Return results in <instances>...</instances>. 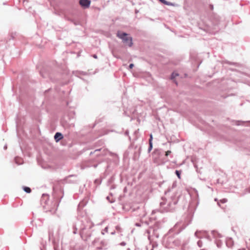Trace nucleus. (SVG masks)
Here are the masks:
<instances>
[{"label": "nucleus", "mask_w": 250, "mask_h": 250, "mask_svg": "<svg viewBox=\"0 0 250 250\" xmlns=\"http://www.w3.org/2000/svg\"><path fill=\"white\" fill-rule=\"evenodd\" d=\"M177 202V199L175 195H172L171 196L170 198L166 199V201H164L160 203V206L163 207H164V209L167 211H171L173 209V206L175 205Z\"/></svg>", "instance_id": "1"}, {"label": "nucleus", "mask_w": 250, "mask_h": 250, "mask_svg": "<svg viewBox=\"0 0 250 250\" xmlns=\"http://www.w3.org/2000/svg\"><path fill=\"white\" fill-rule=\"evenodd\" d=\"M117 36L121 39L126 45L129 47L132 46L133 44L132 39L128 34L119 31L117 33Z\"/></svg>", "instance_id": "2"}, {"label": "nucleus", "mask_w": 250, "mask_h": 250, "mask_svg": "<svg viewBox=\"0 0 250 250\" xmlns=\"http://www.w3.org/2000/svg\"><path fill=\"white\" fill-rule=\"evenodd\" d=\"M79 3L83 7L88 8L90 4V1L89 0H80Z\"/></svg>", "instance_id": "3"}, {"label": "nucleus", "mask_w": 250, "mask_h": 250, "mask_svg": "<svg viewBox=\"0 0 250 250\" xmlns=\"http://www.w3.org/2000/svg\"><path fill=\"white\" fill-rule=\"evenodd\" d=\"M195 235L199 238H201L206 235V232L202 231H196L195 233Z\"/></svg>", "instance_id": "4"}, {"label": "nucleus", "mask_w": 250, "mask_h": 250, "mask_svg": "<svg viewBox=\"0 0 250 250\" xmlns=\"http://www.w3.org/2000/svg\"><path fill=\"white\" fill-rule=\"evenodd\" d=\"M62 138V134L61 133L57 132L56 133L54 139L57 142Z\"/></svg>", "instance_id": "5"}, {"label": "nucleus", "mask_w": 250, "mask_h": 250, "mask_svg": "<svg viewBox=\"0 0 250 250\" xmlns=\"http://www.w3.org/2000/svg\"><path fill=\"white\" fill-rule=\"evenodd\" d=\"M23 189L27 193H30L31 191L30 188L26 187H24Z\"/></svg>", "instance_id": "6"}, {"label": "nucleus", "mask_w": 250, "mask_h": 250, "mask_svg": "<svg viewBox=\"0 0 250 250\" xmlns=\"http://www.w3.org/2000/svg\"><path fill=\"white\" fill-rule=\"evenodd\" d=\"M178 76V74L177 73H173L172 74H171V80H174L175 79V78L177 76Z\"/></svg>", "instance_id": "7"}, {"label": "nucleus", "mask_w": 250, "mask_h": 250, "mask_svg": "<svg viewBox=\"0 0 250 250\" xmlns=\"http://www.w3.org/2000/svg\"><path fill=\"white\" fill-rule=\"evenodd\" d=\"M166 5H169V6H176V4H175L174 3L170 2H168V1L167 2V3H166Z\"/></svg>", "instance_id": "8"}, {"label": "nucleus", "mask_w": 250, "mask_h": 250, "mask_svg": "<svg viewBox=\"0 0 250 250\" xmlns=\"http://www.w3.org/2000/svg\"><path fill=\"white\" fill-rule=\"evenodd\" d=\"M149 148L148 149V152H150L152 150V143H149Z\"/></svg>", "instance_id": "9"}, {"label": "nucleus", "mask_w": 250, "mask_h": 250, "mask_svg": "<svg viewBox=\"0 0 250 250\" xmlns=\"http://www.w3.org/2000/svg\"><path fill=\"white\" fill-rule=\"evenodd\" d=\"M175 173L178 176V177L180 179V172L178 170H176Z\"/></svg>", "instance_id": "10"}, {"label": "nucleus", "mask_w": 250, "mask_h": 250, "mask_svg": "<svg viewBox=\"0 0 250 250\" xmlns=\"http://www.w3.org/2000/svg\"><path fill=\"white\" fill-rule=\"evenodd\" d=\"M197 244L199 247H201L202 246V242L201 241L199 240L197 242Z\"/></svg>", "instance_id": "11"}, {"label": "nucleus", "mask_w": 250, "mask_h": 250, "mask_svg": "<svg viewBox=\"0 0 250 250\" xmlns=\"http://www.w3.org/2000/svg\"><path fill=\"white\" fill-rule=\"evenodd\" d=\"M159 1L165 5H166V3L167 2V1L166 0H159Z\"/></svg>", "instance_id": "12"}, {"label": "nucleus", "mask_w": 250, "mask_h": 250, "mask_svg": "<svg viewBox=\"0 0 250 250\" xmlns=\"http://www.w3.org/2000/svg\"><path fill=\"white\" fill-rule=\"evenodd\" d=\"M152 139H153L152 135V134H151L150 135V139L149 140V143H152Z\"/></svg>", "instance_id": "13"}, {"label": "nucleus", "mask_w": 250, "mask_h": 250, "mask_svg": "<svg viewBox=\"0 0 250 250\" xmlns=\"http://www.w3.org/2000/svg\"><path fill=\"white\" fill-rule=\"evenodd\" d=\"M171 153V151L170 150H168L166 152V156H167L168 155H169Z\"/></svg>", "instance_id": "14"}, {"label": "nucleus", "mask_w": 250, "mask_h": 250, "mask_svg": "<svg viewBox=\"0 0 250 250\" xmlns=\"http://www.w3.org/2000/svg\"><path fill=\"white\" fill-rule=\"evenodd\" d=\"M133 66H134V64L133 63H131L129 65V68L130 69H131L132 68H133Z\"/></svg>", "instance_id": "15"}, {"label": "nucleus", "mask_w": 250, "mask_h": 250, "mask_svg": "<svg viewBox=\"0 0 250 250\" xmlns=\"http://www.w3.org/2000/svg\"><path fill=\"white\" fill-rule=\"evenodd\" d=\"M221 201L222 202V203H226V202H227V199H223V200H222Z\"/></svg>", "instance_id": "16"}, {"label": "nucleus", "mask_w": 250, "mask_h": 250, "mask_svg": "<svg viewBox=\"0 0 250 250\" xmlns=\"http://www.w3.org/2000/svg\"><path fill=\"white\" fill-rule=\"evenodd\" d=\"M231 242V240H230V239L228 240L227 241V242H226V244H227V245L228 246H229V242Z\"/></svg>", "instance_id": "17"}, {"label": "nucleus", "mask_w": 250, "mask_h": 250, "mask_svg": "<svg viewBox=\"0 0 250 250\" xmlns=\"http://www.w3.org/2000/svg\"><path fill=\"white\" fill-rule=\"evenodd\" d=\"M103 231H104L105 232H107L108 231V227H105Z\"/></svg>", "instance_id": "18"}, {"label": "nucleus", "mask_w": 250, "mask_h": 250, "mask_svg": "<svg viewBox=\"0 0 250 250\" xmlns=\"http://www.w3.org/2000/svg\"><path fill=\"white\" fill-rule=\"evenodd\" d=\"M102 243L103 244V245L104 246H107V243L106 242H102Z\"/></svg>", "instance_id": "19"}, {"label": "nucleus", "mask_w": 250, "mask_h": 250, "mask_svg": "<svg viewBox=\"0 0 250 250\" xmlns=\"http://www.w3.org/2000/svg\"><path fill=\"white\" fill-rule=\"evenodd\" d=\"M93 57L94 58H95V59H97V55H94L93 56Z\"/></svg>", "instance_id": "20"}, {"label": "nucleus", "mask_w": 250, "mask_h": 250, "mask_svg": "<svg viewBox=\"0 0 250 250\" xmlns=\"http://www.w3.org/2000/svg\"><path fill=\"white\" fill-rule=\"evenodd\" d=\"M125 242H122V243H121V245H123V246H125Z\"/></svg>", "instance_id": "21"}, {"label": "nucleus", "mask_w": 250, "mask_h": 250, "mask_svg": "<svg viewBox=\"0 0 250 250\" xmlns=\"http://www.w3.org/2000/svg\"><path fill=\"white\" fill-rule=\"evenodd\" d=\"M104 233H105V231H103H103H102V234L103 235H104Z\"/></svg>", "instance_id": "22"}, {"label": "nucleus", "mask_w": 250, "mask_h": 250, "mask_svg": "<svg viewBox=\"0 0 250 250\" xmlns=\"http://www.w3.org/2000/svg\"><path fill=\"white\" fill-rule=\"evenodd\" d=\"M115 233V231L111 232L112 235H114Z\"/></svg>", "instance_id": "23"}, {"label": "nucleus", "mask_w": 250, "mask_h": 250, "mask_svg": "<svg viewBox=\"0 0 250 250\" xmlns=\"http://www.w3.org/2000/svg\"><path fill=\"white\" fill-rule=\"evenodd\" d=\"M119 229V227L118 226H117V227H116V229Z\"/></svg>", "instance_id": "24"}, {"label": "nucleus", "mask_w": 250, "mask_h": 250, "mask_svg": "<svg viewBox=\"0 0 250 250\" xmlns=\"http://www.w3.org/2000/svg\"><path fill=\"white\" fill-rule=\"evenodd\" d=\"M246 250V249H240V250Z\"/></svg>", "instance_id": "25"}, {"label": "nucleus", "mask_w": 250, "mask_h": 250, "mask_svg": "<svg viewBox=\"0 0 250 250\" xmlns=\"http://www.w3.org/2000/svg\"><path fill=\"white\" fill-rule=\"evenodd\" d=\"M215 232L213 231V234L214 235H215Z\"/></svg>", "instance_id": "26"}, {"label": "nucleus", "mask_w": 250, "mask_h": 250, "mask_svg": "<svg viewBox=\"0 0 250 250\" xmlns=\"http://www.w3.org/2000/svg\"><path fill=\"white\" fill-rule=\"evenodd\" d=\"M107 199L109 200V197H107Z\"/></svg>", "instance_id": "27"}]
</instances>
